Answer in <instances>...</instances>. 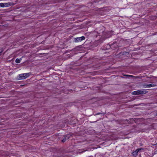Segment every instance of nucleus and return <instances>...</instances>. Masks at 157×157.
<instances>
[{
    "instance_id": "obj_1",
    "label": "nucleus",
    "mask_w": 157,
    "mask_h": 157,
    "mask_svg": "<svg viewBox=\"0 0 157 157\" xmlns=\"http://www.w3.org/2000/svg\"><path fill=\"white\" fill-rule=\"evenodd\" d=\"M147 92V91L145 90H138L134 91L132 93V94L133 95L142 94H146Z\"/></svg>"
},
{
    "instance_id": "obj_2",
    "label": "nucleus",
    "mask_w": 157,
    "mask_h": 157,
    "mask_svg": "<svg viewBox=\"0 0 157 157\" xmlns=\"http://www.w3.org/2000/svg\"><path fill=\"white\" fill-rule=\"evenodd\" d=\"M85 39V37L82 36L81 37H77L75 38V42H78L82 41Z\"/></svg>"
},
{
    "instance_id": "obj_3",
    "label": "nucleus",
    "mask_w": 157,
    "mask_h": 157,
    "mask_svg": "<svg viewBox=\"0 0 157 157\" xmlns=\"http://www.w3.org/2000/svg\"><path fill=\"white\" fill-rule=\"evenodd\" d=\"M72 134H67L65 136H64V138L62 140V142H65L66 140L68 139H69L70 137L72 136Z\"/></svg>"
},
{
    "instance_id": "obj_4",
    "label": "nucleus",
    "mask_w": 157,
    "mask_h": 157,
    "mask_svg": "<svg viewBox=\"0 0 157 157\" xmlns=\"http://www.w3.org/2000/svg\"><path fill=\"white\" fill-rule=\"evenodd\" d=\"M143 149V148H140L139 149H137L135 151L133 152L132 153V155L134 156H136L137 155L138 152L139 151H140L141 149Z\"/></svg>"
},
{
    "instance_id": "obj_5",
    "label": "nucleus",
    "mask_w": 157,
    "mask_h": 157,
    "mask_svg": "<svg viewBox=\"0 0 157 157\" xmlns=\"http://www.w3.org/2000/svg\"><path fill=\"white\" fill-rule=\"evenodd\" d=\"M10 5V3H0V7H7Z\"/></svg>"
},
{
    "instance_id": "obj_6",
    "label": "nucleus",
    "mask_w": 157,
    "mask_h": 157,
    "mask_svg": "<svg viewBox=\"0 0 157 157\" xmlns=\"http://www.w3.org/2000/svg\"><path fill=\"white\" fill-rule=\"evenodd\" d=\"M19 78L21 79H24L26 78L25 76H24V74H21L19 75Z\"/></svg>"
},
{
    "instance_id": "obj_7",
    "label": "nucleus",
    "mask_w": 157,
    "mask_h": 157,
    "mask_svg": "<svg viewBox=\"0 0 157 157\" xmlns=\"http://www.w3.org/2000/svg\"><path fill=\"white\" fill-rule=\"evenodd\" d=\"M24 76H25V77L26 78L30 76V73H24Z\"/></svg>"
},
{
    "instance_id": "obj_8",
    "label": "nucleus",
    "mask_w": 157,
    "mask_h": 157,
    "mask_svg": "<svg viewBox=\"0 0 157 157\" xmlns=\"http://www.w3.org/2000/svg\"><path fill=\"white\" fill-rule=\"evenodd\" d=\"M21 58H20V59H19L18 58H17L15 60V62L16 63H20L21 62Z\"/></svg>"
},
{
    "instance_id": "obj_9",
    "label": "nucleus",
    "mask_w": 157,
    "mask_h": 157,
    "mask_svg": "<svg viewBox=\"0 0 157 157\" xmlns=\"http://www.w3.org/2000/svg\"><path fill=\"white\" fill-rule=\"evenodd\" d=\"M156 85H155V84H148V88H150V87H154V86H156Z\"/></svg>"
},
{
    "instance_id": "obj_10",
    "label": "nucleus",
    "mask_w": 157,
    "mask_h": 157,
    "mask_svg": "<svg viewBox=\"0 0 157 157\" xmlns=\"http://www.w3.org/2000/svg\"><path fill=\"white\" fill-rule=\"evenodd\" d=\"M143 86L144 88H148V87H147L148 86V84L146 83L144 84L143 85Z\"/></svg>"
},
{
    "instance_id": "obj_11",
    "label": "nucleus",
    "mask_w": 157,
    "mask_h": 157,
    "mask_svg": "<svg viewBox=\"0 0 157 157\" xmlns=\"http://www.w3.org/2000/svg\"><path fill=\"white\" fill-rule=\"evenodd\" d=\"M124 75L125 76L128 78H129L130 75Z\"/></svg>"
},
{
    "instance_id": "obj_12",
    "label": "nucleus",
    "mask_w": 157,
    "mask_h": 157,
    "mask_svg": "<svg viewBox=\"0 0 157 157\" xmlns=\"http://www.w3.org/2000/svg\"><path fill=\"white\" fill-rule=\"evenodd\" d=\"M107 47H108V48H109V47H110V48H112V47H112V45H111V46H110L109 45H108L107 46Z\"/></svg>"
},
{
    "instance_id": "obj_13",
    "label": "nucleus",
    "mask_w": 157,
    "mask_h": 157,
    "mask_svg": "<svg viewBox=\"0 0 157 157\" xmlns=\"http://www.w3.org/2000/svg\"><path fill=\"white\" fill-rule=\"evenodd\" d=\"M134 77L133 75H130L129 77L133 78Z\"/></svg>"
},
{
    "instance_id": "obj_14",
    "label": "nucleus",
    "mask_w": 157,
    "mask_h": 157,
    "mask_svg": "<svg viewBox=\"0 0 157 157\" xmlns=\"http://www.w3.org/2000/svg\"><path fill=\"white\" fill-rule=\"evenodd\" d=\"M2 51H3V50L2 49H1V51L0 52V56L1 55V53L2 52Z\"/></svg>"
},
{
    "instance_id": "obj_15",
    "label": "nucleus",
    "mask_w": 157,
    "mask_h": 157,
    "mask_svg": "<svg viewBox=\"0 0 157 157\" xmlns=\"http://www.w3.org/2000/svg\"><path fill=\"white\" fill-rule=\"evenodd\" d=\"M102 114L101 113H97V114H96V115H99V114Z\"/></svg>"
},
{
    "instance_id": "obj_16",
    "label": "nucleus",
    "mask_w": 157,
    "mask_h": 157,
    "mask_svg": "<svg viewBox=\"0 0 157 157\" xmlns=\"http://www.w3.org/2000/svg\"><path fill=\"white\" fill-rule=\"evenodd\" d=\"M155 145H157V143L155 144Z\"/></svg>"
},
{
    "instance_id": "obj_17",
    "label": "nucleus",
    "mask_w": 157,
    "mask_h": 157,
    "mask_svg": "<svg viewBox=\"0 0 157 157\" xmlns=\"http://www.w3.org/2000/svg\"><path fill=\"white\" fill-rule=\"evenodd\" d=\"M156 116H157V113H156Z\"/></svg>"
}]
</instances>
